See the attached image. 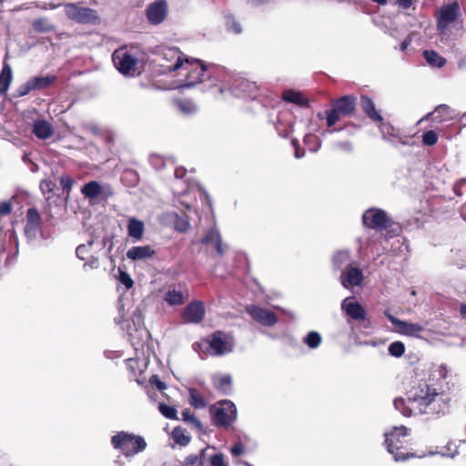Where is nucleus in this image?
Returning a JSON list of instances; mask_svg holds the SVG:
<instances>
[{
  "mask_svg": "<svg viewBox=\"0 0 466 466\" xmlns=\"http://www.w3.org/2000/svg\"><path fill=\"white\" fill-rule=\"evenodd\" d=\"M89 267L91 268H97L99 267V260L97 257L92 256L85 264L84 268Z\"/></svg>",
  "mask_w": 466,
  "mask_h": 466,
  "instance_id": "62",
  "label": "nucleus"
},
{
  "mask_svg": "<svg viewBox=\"0 0 466 466\" xmlns=\"http://www.w3.org/2000/svg\"><path fill=\"white\" fill-rule=\"evenodd\" d=\"M60 185H61L63 190L66 191V194L68 195L72 189L73 185H74V180L71 177H69L67 175H63L60 177Z\"/></svg>",
  "mask_w": 466,
  "mask_h": 466,
  "instance_id": "52",
  "label": "nucleus"
},
{
  "mask_svg": "<svg viewBox=\"0 0 466 466\" xmlns=\"http://www.w3.org/2000/svg\"><path fill=\"white\" fill-rule=\"evenodd\" d=\"M111 443L115 449L120 450L126 457H132L147 448V442L143 437L125 431L114 435Z\"/></svg>",
  "mask_w": 466,
  "mask_h": 466,
  "instance_id": "5",
  "label": "nucleus"
},
{
  "mask_svg": "<svg viewBox=\"0 0 466 466\" xmlns=\"http://www.w3.org/2000/svg\"><path fill=\"white\" fill-rule=\"evenodd\" d=\"M292 144L295 147V157L296 158H301L305 156V151L304 150H299L297 147H298V141L296 139H293L292 140Z\"/></svg>",
  "mask_w": 466,
  "mask_h": 466,
  "instance_id": "64",
  "label": "nucleus"
},
{
  "mask_svg": "<svg viewBox=\"0 0 466 466\" xmlns=\"http://www.w3.org/2000/svg\"><path fill=\"white\" fill-rule=\"evenodd\" d=\"M33 27L35 31L40 33H47L55 30V25L51 24L46 17L35 19L33 22Z\"/></svg>",
  "mask_w": 466,
  "mask_h": 466,
  "instance_id": "37",
  "label": "nucleus"
},
{
  "mask_svg": "<svg viewBox=\"0 0 466 466\" xmlns=\"http://www.w3.org/2000/svg\"><path fill=\"white\" fill-rule=\"evenodd\" d=\"M304 144L309 147L310 152H317L321 147V141L312 134H307L304 137Z\"/></svg>",
  "mask_w": 466,
  "mask_h": 466,
  "instance_id": "40",
  "label": "nucleus"
},
{
  "mask_svg": "<svg viewBox=\"0 0 466 466\" xmlns=\"http://www.w3.org/2000/svg\"><path fill=\"white\" fill-rule=\"evenodd\" d=\"M154 254L155 251L150 246H135L127 250V258L133 261L145 260L152 258Z\"/></svg>",
  "mask_w": 466,
  "mask_h": 466,
  "instance_id": "24",
  "label": "nucleus"
},
{
  "mask_svg": "<svg viewBox=\"0 0 466 466\" xmlns=\"http://www.w3.org/2000/svg\"><path fill=\"white\" fill-rule=\"evenodd\" d=\"M62 5V4H53V3H35V6L42 9V10H47V9H56Z\"/></svg>",
  "mask_w": 466,
  "mask_h": 466,
  "instance_id": "60",
  "label": "nucleus"
},
{
  "mask_svg": "<svg viewBox=\"0 0 466 466\" xmlns=\"http://www.w3.org/2000/svg\"><path fill=\"white\" fill-rule=\"evenodd\" d=\"M188 298V291L185 285H171L164 294V301L169 306H179L184 304Z\"/></svg>",
  "mask_w": 466,
  "mask_h": 466,
  "instance_id": "18",
  "label": "nucleus"
},
{
  "mask_svg": "<svg viewBox=\"0 0 466 466\" xmlns=\"http://www.w3.org/2000/svg\"><path fill=\"white\" fill-rule=\"evenodd\" d=\"M335 147L339 149L345 151V152H351L353 149L352 144L350 141L337 142L335 144Z\"/></svg>",
  "mask_w": 466,
  "mask_h": 466,
  "instance_id": "58",
  "label": "nucleus"
},
{
  "mask_svg": "<svg viewBox=\"0 0 466 466\" xmlns=\"http://www.w3.org/2000/svg\"><path fill=\"white\" fill-rule=\"evenodd\" d=\"M167 2L166 0H157L150 5L146 9V15L151 25H157L161 24L167 15Z\"/></svg>",
  "mask_w": 466,
  "mask_h": 466,
  "instance_id": "15",
  "label": "nucleus"
},
{
  "mask_svg": "<svg viewBox=\"0 0 466 466\" xmlns=\"http://www.w3.org/2000/svg\"><path fill=\"white\" fill-rule=\"evenodd\" d=\"M364 226L376 229L383 230L390 226L391 220L387 213L380 208H370L362 215Z\"/></svg>",
  "mask_w": 466,
  "mask_h": 466,
  "instance_id": "10",
  "label": "nucleus"
},
{
  "mask_svg": "<svg viewBox=\"0 0 466 466\" xmlns=\"http://www.w3.org/2000/svg\"><path fill=\"white\" fill-rule=\"evenodd\" d=\"M81 193L90 200L97 198L99 196L107 198L112 195V191L109 187H102L95 180L86 183L81 188Z\"/></svg>",
  "mask_w": 466,
  "mask_h": 466,
  "instance_id": "21",
  "label": "nucleus"
},
{
  "mask_svg": "<svg viewBox=\"0 0 466 466\" xmlns=\"http://www.w3.org/2000/svg\"><path fill=\"white\" fill-rule=\"evenodd\" d=\"M177 110L185 116L195 115L198 107L191 99H177L174 102Z\"/></svg>",
  "mask_w": 466,
  "mask_h": 466,
  "instance_id": "27",
  "label": "nucleus"
},
{
  "mask_svg": "<svg viewBox=\"0 0 466 466\" xmlns=\"http://www.w3.org/2000/svg\"><path fill=\"white\" fill-rule=\"evenodd\" d=\"M218 90L220 95L230 93L236 97H250L256 92L257 86L248 79L238 77L232 81L229 88L219 87Z\"/></svg>",
  "mask_w": 466,
  "mask_h": 466,
  "instance_id": "11",
  "label": "nucleus"
},
{
  "mask_svg": "<svg viewBox=\"0 0 466 466\" xmlns=\"http://www.w3.org/2000/svg\"><path fill=\"white\" fill-rule=\"evenodd\" d=\"M459 15V5L455 3L449 4L442 7L437 18L438 30L443 32L449 25L456 21Z\"/></svg>",
  "mask_w": 466,
  "mask_h": 466,
  "instance_id": "17",
  "label": "nucleus"
},
{
  "mask_svg": "<svg viewBox=\"0 0 466 466\" xmlns=\"http://www.w3.org/2000/svg\"><path fill=\"white\" fill-rule=\"evenodd\" d=\"M112 60L116 69L125 76H134L137 58L134 56L130 50L120 48L112 55Z\"/></svg>",
  "mask_w": 466,
  "mask_h": 466,
  "instance_id": "8",
  "label": "nucleus"
},
{
  "mask_svg": "<svg viewBox=\"0 0 466 466\" xmlns=\"http://www.w3.org/2000/svg\"><path fill=\"white\" fill-rule=\"evenodd\" d=\"M283 100L288 103H293L299 106H307V98L299 91L287 90L283 93Z\"/></svg>",
  "mask_w": 466,
  "mask_h": 466,
  "instance_id": "31",
  "label": "nucleus"
},
{
  "mask_svg": "<svg viewBox=\"0 0 466 466\" xmlns=\"http://www.w3.org/2000/svg\"><path fill=\"white\" fill-rule=\"evenodd\" d=\"M389 353L396 358H400L404 354L405 346L401 341H394L389 346Z\"/></svg>",
  "mask_w": 466,
  "mask_h": 466,
  "instance_id": "44",
  "label": "nucleus"
},
{
  "mask_svg": "<svg viewBox=\"0 0 466 466\" xmlns=\"http://www.w3.org/2000/svg\"><path fill=\"white\" fill-rule=\"evenodd\" d=\"M179 75H184L185 78L181 80L179 88H192L198 84H201L208 80V86L202 88V91H208L217 86L216 81L210 79L207 67L200 60L185 58L183 67L178 69Z\"/></svg>",
  "mask_w": 466,
  "mask_h": 466,
  "instance_id": "3",
  "label": "nucleus"
},
{
  "mask_svg": "<svg viewBox=\"0 0 466 466\" xmlns=\"http://www.w3.org/2000/svg\"><path fill=\"white\" fill-rule=\"evenodd\" d=\"M438 142V135L434 130H429L422 135V143L425 146L431 147Z\"/></svg>",
  "mask_w": 466,
  "mask_h": 466,
  "instance_id": "48",
  "label": "nucleus"
},
{
  "mask_svg": "<svg viewBox=\"0 0 466 466\" xmlns=\"http://www.w3.org/2000/svg\"><path fill=\"white\" fill-rule=\"evenodd\" d=\"M384 314L391 322L395 330L400 334L406 336H415L423 330V327L420 324L400 320L390 314L389 310H386Z\"/></svg>",
  "mask_w": 466,
  "mask_h": 466,
  "instance_id": "16",
  "label": "nucleus"
},
{
  "mask_svg": "<svg viewBox=\"0 0 466 466\" xmlns=\"http://www.w3.org/2000/svg\"><path fill=\"white\" fill-rule=\"evenodd\" d=\"M205 316V307L200 301H192L187 305L182 312V317L187 323H200Z\"/></svg>",
  "mask_w": 466,
  "mask_h": 466,
  "instance_id": "19",
  "label": "nucleus"
},
{
  "mask_svg": "<svg viewBox=\"0 0 466 466\" xmlns=\"http://www.w3.org/2000/svg\"><path fill=\"white\" fill-rule=\"evenodd\" d=\"M95 243L94 239L89 240L86 244L79 245L76 249V257L81 259H86V257L90 251L92 245Z\"/></svg>",
  "mask_w": 466,
  "mask_h": 466,
  "instance_id": "43",
  "label": "nucleus"
},
{
  "mask_svg": "<svg viewBox=\"0 0 466 466\" xmlns=\"http://www.w3.org/2000/svg\"><path fill=\"white\" fill-rule=\"evenodd\" d=\"M119 281L127 288V289H130L133 287V284H134V281L133 279L130 278L129 274L127 273L126 271H122L120 270V273H119Z\"/></svg>",
  "mask_w": 466,
  "mask_h": 466,
  "instance_id": "54",
  "label": "nucleus"
},
{
  "mask_svg": "<svg viewBox=\"0 0 466 466\" xmlns=\"http://www.w3.org/2000/svg\"><path fill=\"white\" fill-rule=\"evenodd\" d=\"M206 456V449H202L200 453L190 454L186 458V463L187 466H203Z\"/></svg>",
  "mask_w": 466,
  "mask_h": 466,
  "instance_id": "39",
  "label": "nucleus"
},
{
  "mask_svg": "<svg viewBox=\"0 0 466 466\" xmlns=\"http://www.w3.org/2000/svg\"><path fill=\"white\" fill-rule=\"evenodd\" d=\"M213 383L219 390L227 393L230 389L231 377L229 375L215 376L213 378Z\"/></svg>",
  "mask_w": 466,
  "mask_h": 466,
  "instance_id": "38",
  "label": "nucleus"
},
{
  "mask_svg": "<svg viewBox=\"0 0 466 466\" xmlns=\"http://www.w3.org/2000/svg\"><path fill=\"white\" fill-rule=\"evenodd\" d=\"M117 310L119 316L115 319L116 323L121 325V329L127 331L128 339L134 347L139 346L148 337V331L144 325L142 309L137 308L133 311L131 316L132 326L129 320H125V304L122 300L117 302Z\"/></svg>",
  "mask_w": 466,
  "mask_h": 466,
  "instance_id": "2",
  "label": "nucleus"
},
{
  "mask_svg": "<svg viewBox=\"0 0 466 466\" xmlns=\"http://www.w3.org/2000/svg\"><path fill=\"white\" fill-rule=\"evenodd\" d=\"M245 310L253 320L264 327H273L278 322V317L274 312L260 306L248 305Z\"/></svg>",
  "mask_w": 466,
  "mask_h": 466,
  "instance_id": "13",
  "label": "nucleus"
},
{
  "mask_svg": "<svg viewBox=\"0 0 466 466\" xmlns=\"http://www.w3.org/2000/svg\"><path fill=\"white\" fill-rule=\"evenodd\" d=\"M150 383L159 390L166 389V384L163 381H161L157 376H152L150 379Z\"/></svg>",
  "mask_w": 466,
  "mask_h": 466,
  "instance_id": "59",
  "label": "nucleus"
},
{
  "mask_svg": "<svg viewBox=\"0 0 466 466\" xmlns=\"http://www.w3.org/2000/svg\"><path fill=\"white\" fill-rule=\"evenodd\" d=\"M31 91H34L33 90V87L32 86L30 85V81L29 79L24 83L23 85H21L16 90H15V96L16 97H22V96H26L27 94H29Z\"/></svg>",
  "mask_w": 466,
  "mask_h": 466,
  "instance_id": "51",
  "label": "nucleus"
},
{
  "mask_svg": "<svg viewBox=\"0 0 466 466\" xmlns=\"http://www.w3.org/2000/svg\"><path fill=\"white\" fill-rule=\"evenodd\" d=\"M13 209V204L10 200L0 202V216H6L11 213Z\"/></svg>",
  "mask_w": 466,
  "mask_h": 466,
  "instance_id": "56",
  "label": "nucleus"
},
{
  "mask_svg": "<svg viewBox=\"0 0 466 466\" xmlns=\"http://www.w3.org/2000/svg\"><path fill=\"white\" fill-rule=\"evenodd\" d=\"M172 435H173L174 441L177 444L182 445V446L187 445L191 439L190 436L185 434L184 431L180 428H175Z\"/></svg>",
  "mask_w": 466,
  "mask_h": 466,
  "instance_id": "41",
  "label": "nucleus"
},
{
  "mask_svg": "<svg viewBox=\"0 0 466 466\" xmlns=\"http://www.w3.org/2000/svg\"><path fill=\"white\" fill-rule=\"evenodd\" d=\"M188 228H189V223L187 220L181 219V220L177 221L176 224V228L181 232L186 231Z\"/></svg>",
  "mask_w": 466,
  "mask_h": 466,
  "instance_id": "63",
  "label": "nucleus"
},
{
  "mask_svg": "<svg viewBox=\"0 0 466 466\" xmlns=\"http://www.w3.org/2000/svg\"><path fill=\"white\" fill-rule=\"evenodd\" d=\"M39 228H40V226H36L35 224H30V223L26 222L25 227V235L28 238H35L36 236V233H37Z\"/></svg>",
  "mask_w": 466,
  "mask_h": 466,
  "instance_id": "57",
  "label": "nucleus"
},
{
  "mask_svg": "<svg viewBox=\"0 0 466 466\" xmlns=\"http://www.w3.org/2000/svg\"><path fill=\"white\" fill-rule=\"evenodd\" d=\"M13 80L12 68L8 64H4L0 73V94H6Z\"/></svg>",
  "mask_w": 466,
  "mask_h": 466,
  "instance_id": "28",
  "label": "nucleus"
},
{
  "mask_svg": "<svg viewBox=\"0 0 466 466\" xmlns=\"http://www.w3.org/2000/svg\"><path fill=\"white\" fill-rule=\"evenodd\" d=\"M209 349L215 356H222L233 351L234 343L229 336L222 331H216L208 340Z\"/></svg>",
  "mask_w": 466,
  "mask_h": 466,
  "instance_id": "12",
  "label": "nucleus"
},
{
  "mask_svg": "<svg viewBox=\"0 0 466 466\" xmlns=\"http://www.w3.org/2000/svg\"><path fill=\"white\" fill-rule=\"evenodd\" d=\"M423 56L427 63L432 67L441 68L446 64V59L433 50H425Z\"/></svg>",
  "mask_w": 466,
  "mask_h": 466,
  "instance_id": "34",
  "label": "nucleus"
},
{
  "mask_svg": "<svg viewBox=\"0 0 466 466\" xmlns=\"http://www.w3.org/2000/svg\"><path fill=\"white\" fill-rule=\"evenodd\" d=\"M212 422L217 427H228L237 419V407L230 400H222L209 409Z\"/></svg>",
  "mask_w": 466,
  "mask_h": 466,
  "instance_id": "6",
  "label": "nucleus"
},
{
  "mask_svg": "<svg viewBox=\"0 0 466 466\" xmlns=\"http://www.w3.org/2000/svg\"><path fill=\"white\" fill-rule=\"evenodd\" d=\"M55 187L56 184L48 179H44L40 182V189L43 192V194L52 193Z\"/></svg>",
  "mask_w": 466,
  "mask_h": 466,
  "instance_id": "55",
  "label": "nucleus"
},
{
  "mask_svg": "<svg viewBox=\"0 0 466 466\" xmlns=\"http://www.w3.org/2000/svg\"><path fill=\"white\" fill-rule=\"evenodd\" d=\"M26 222L30 224H35L36 226H40L41 224V217L35 208H30L26 212Z\"/></svg>",
  "mask_w": 466,
  "mask_h": 466,
  "instance_id": "47",
  "label": "nucleus"
},
{
  "mask_svg": "<svg viewBox=\"0 0 466 466\" xmlns=\"http://www.w3.org/2000/svg\"><path fill=\"white\" fill-rule=\"evenodd\" d=\"M433 121L442 123L453 118L452 110L446 105H440L435 107Z\"/></svg>",
  "mask_w": 466,
  "mask_h": 466,
  "instance_id": "32",
  "label": "nucleus"
},
{
  "mask_svg": "<svg viewBox=\"0 0 466 466\" xmlns=\"http://www.w3.org/2000/svg\"><path fill=\"white\" fill-rule=\"evenodd\" d=\"M106 246H107V249L105 252V256L113 262L114 258L111 254L113 247H114L113 236L106 235L102 238L101 247L106 248Z\"/></svg>",
  "mask_w": 466,
  "mask_h": 466,
  "instance_id": "46",
  "label": "nucleus"
},
{
  "mask_svg": "<svg viewBox=\"0 0 466 466\" xmlns=\"http://www.w3.org/2000/svg\"><path fill=\"white\" fill-rule=\"evenodd\" d=\"M33 132L38 138L46 139L53 135L54 129L46 120H37L34 123Z\"/></svg>",
  "mask_w": 466,
  "mask_h": 466,
  "instance_id": "26",
  "label": "nucleus"
},
{
  "mask_svg": "<svg viewBox=\"0 0 466 466\" xmlns=\"http://www.w3.org/2000/svg\"><path fill=\"white\" fill-rule=\"evenodd\" d=\"M188 402L195 409H203L207 406V402L203 396L193 388L188 389Z\"/></svg>",
  "mask_w": 466,
  "mask_h": 466,
  "instance_id": "35",
  "label": "nucleus"
},
{
  "mask_svg": "<svg viewBox=\"0 0 466 466\" xmlns=\"http://www.w3.org/2000/svg\"><path fill=\"white\" fill-rule=\"evenodd\" d=\"M144 223L137 218H130L127 225L128 236L136 239H141L144 233Z\"/></svg>",
  "mask_w": 466,
  "mask_h": 466,
  "instance_id": "30",
  "label": "nucleus"
},
{
  "mask_svg": "<svg viewBox=\"0 0 466 466\" xmlns=\"http://www.w3.org/2000/svg\"><path fill=\"white\" fill-rule=\"evenodd\" d=\"M341 310L354 320L362 321L367 314L363 306L353 298H346L340 304Z\"/></svg>",
  "mask_w": 466,
  "mask_h": 466,
  "instance_id": "20",
  "label": "nucleus"
},
{
  "mask_svg": "<svg viewBox=\"0 0 466 466\" xmlns=\"http://www.w3.org/2000/svg\"><path fill=\"white\" fill-rule=\"evenodd\" d=\"M56 80V76L48 75L46 76H35L29 79L33 90H42L52 86Z\"/></svg>",
  "mask_w": 466,
  "mask_h": 466,
  "instance_id": "29",
  "label": "nucleus"
},
{
  "mask_svg": "<svg viewBox=\"0 0 466 466\" xmlns=\"http://www.w3.org/2000/svg\"><path fill=\"white\" fill-rule=\"evenodd\" d=\"M185 58L187 57L176 47L162 49L157 58V63L160 66L159 72L167 74L178 71L183 67Z\"/></svg>",
  "mask_w": 466,
  "mask_h": 466,
  "instance_id": "7",
  "label": "nucleus"
},
{
  "mask_svg": "<svg viewBox=\"0 0 466 466\" xmlns=\"http://www.w3.org/2000/svg\"><path fill=\"white\" fill-rule=\"evenodd\" d=\"M211 466H228L225 457L222 453H216L209 457Z\"/></svg>",
  "mask_w": 466,
  "mask_h": 466,
  "instance_id": "53",
  "label": "nucleus"
},
{
  "mask_svg": "<svg viewBox=\"0 0 466 466\" xmlns=\"http://www.w3.org/2000/svg\"><path fill=\"white\" fill-rule=\"evenodd\" d=\"M182 417L185 421L191 423L198 431H202L201 421L188 409L182 411Z\"/></svg>",
  "mask_w": 466,
  "mask_h": 466,
  "instance_id": "42",
  "label": "nucleus"
},
{
  "mask_svg": "<svg viewBox=\"0 0 466 466\" xmlns=\"http://www.w3.org/2000/svg\"><path fill=\"white\" fill-rule=\"evenodd\" d=\"M451 399L444 391L439 390L427 381H420L408 393V400L396 398L394 408L403 416L412 414L444 415L450 408Z\"/></svg>",
  "mask_w": 466,
  "mask_h": 466,
  "instance_id": "1",
  "label": "nucleus"
},
{
  "mask_svg": "<svg viewBox=\"0 0 466 466\" xmlns=\"http://www.w3.org/2000/svg\"><path fill=\"white\" fill-rule=\"evenodd\" d=\"M159 412L166 418L170 420L177 419V410L172 407L168 406L165 403H159L158 405Z\"/></svg>",
  "mask_w": 466,
  "mask_h": 466,
  "instance_id": "45",
  "label": "nucleus"
},
{
  "mask_svg": "<svg viewBox=\"0 0 466 466\" xmlns=\"http://www.w3.org/2000/svg\"><path fill=\"white\" fill-rule=\"evenodd\" d=\"M303 343L309 349L316 350L321 345L322 337L318 331H309L303 338Z\"/></svg>",
  "mask_w": 466,
  "mask_h": 466,
  "instance_id": "36",
  "label": "nucleus"
},
{
  "mask_svg": "<svg viewBox=\"0 0 466 466\" xmlns=\"http://www.w3.org/2000/svg\"><path fill=\"white\" fill-rule=\"evenodd\" d=\"M230 451L233 456L238 457L244 453L245 449L241 443H237L230 449Z\"/></svg>",
  "mask_w": 466,
  "mask_h": 466,
  "instance_id": "61",
  "label": "nucleus"
},
{
  "mask_svg": "<svg viewBox=\"0 0 466 466\" xmlns=\"http://www.w3.org/2000/svg\"><path fill=\"white\" fill-rule=\"evenodd\" d=\"M221 239V236L216 228H212L208 231L207 235L203 238V243H214L216 244L218 240Z\"/></svg>",
  "mask_w": 466,
  "mask_h": 466,
  "instance_id": "50",
  "label": "nucleus"
},
{
  "mask_svg": "<svg viewBox=\"0 0 466 466\" xmlns=\"http://www.w3.org/2000/svg\"><path fill=\"white\" fill-rule=\"evenodd\" d=\"M360 106L366 115L375 122H381L382 116L380 112L376 109L373 101L367 96H361Z\"/></svg>",
  "mask_w": 466,
  "mask_h": 466,
  "instance_id": "25",
  "label": "nucleus"
},
{
  "mask_svg": "<svg viewBox=\"0 0 466 466\" xmlns=\"http://www.w3.org/2000/svg\"><path fill=\"white\" fill-rule=\"evenodd\" d=\"M356 98L351 96H344L337 99L333 107L342 116H350L355 110Z\"/></svg>",
  "mask_w": 466,
  "mask_h": 466,
  "instance_id": "23",
  "label": "nucleus"
},
{
  "mask_svg": "<svg viewBox=\"0 0 466 466\" xmlns=\"http://www.w3.org/2000/svg\"><path fill=\"white\" fill-rule=\"evenodd\" d=\"M410 430L405 426H395L384 433V445L387 451L393 455L395 461H405L413 458L414 454L406 451Z\"/></svg>",
  "mask_w": 466,
  "mask_h": 466,
  "instance_id": "4",
  "label": "nucleus"
},
{
  "mask_svg": "<svg viewBox=\"0 0 466 466\" xmlns=\"http://www.w3.org/2000/svg\"><path fill=\"white\" fill-rule=\"evenodd\" d=\"M332 268L340 273L354 264L349 249H339L334 252L331 258Z\"/></svg>",
  "mask_w": 466,
  "mask_h": 466,
  "instance_id": "22",
  "label": "nucleus"
},
{
  "mask_svg": "<svg viewBox=\"0 0 466 466\" xmlns=\"http://www.w3.org/2000/svg\"><path fill=\"white\" fill-rule=\"evenodd\" d=\"M363 279L362 270L355 263L348 267V268L343 270L339 275L340 284L347 289L360 286Z\"/></svg>",
  "mask_w": 466,
  "mask_h": 466,
  "instance_id": "14",
  "label": "nucleus"
},
{
  "mask_svg": "<svg viewBox=\"0 0 466 466\" xmlns=\"http://www.w3.org/2000/svg\"><path fill=\"white\" fill-rule=\"evenodd\" d=\"M64 6L66 16L77 23H96L99 19L96 11L94 9L82 7L71 3L66 4Z\"/></svg>",
  "mask_w": 466,
  "mask_h": 466,
  "instance_id": "9",
  "label": "nucleus"
},
{
  "mask_svg": "<svg viewBox=\"0 0 466 466\" xmlns=\"http://www.w3.org/2000/svg\"><path fill=\"white\" fill-rule=\"evenodd\" d=\"M225 26L228 33L234 35H240L243 32L242 25L238 19L232 14H226L225 16Z\"/></svg>",
  "mask_w": 466,
  "mask_h": 466,
  "instance_id": "33",
  "label": "nucleus"
},
{
  "mask_svg": "<svg viewBox=\"0 0 466 466\" xmlns=\"http://www.w3.org/2000/svg\"><path fill=\"white\" fill-rule=\"evenodd\" d=\"M327 115V125L328 127H331L334 126L340 118V113L338 112L333 106L332 109L329 111H326Z\"/></svg>",
  "mask_w": 466,
  "mask_h": 466,
  "instance_id": "49",
  "label": "nucleus"
}]
</instances>
